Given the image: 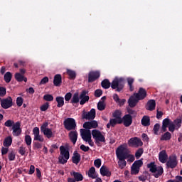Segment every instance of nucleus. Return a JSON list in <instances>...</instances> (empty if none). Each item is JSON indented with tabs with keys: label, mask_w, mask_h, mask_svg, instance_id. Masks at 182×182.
<instances>
[{
	"label": "nucleus",
	"mask_w": 182,
	"mask_h": 182,
	"mask_svg": "<svg viewBox=\"0 0 182 182\" xmlns=\"http://www.w3.org/2000/svg\"><path fill=\"white\" fill-rule=\"evenodd\" d=\"M124 151V146L123 145H120L116 150V156L118 161V166L121 170H123L126 166H127V162L126 159H127V156L123 154Z\"/></svg>",
	"instance_id": "nucleus-1"
},
{
	"label": "nucleus",
	"mask_w": 182,
	"mask_h": 182,
	"mask_svg": "<svg viewBox=\"0 0 182 182\" xmlns=\"http://www.w3.org/2000/svg\"><path fill=\"white\" fill-rule=\"evenodd\" d=\"M111 87L113 90H116V92H120L124 88V78L115 77L111 83Z\"/></svg>",
	"instance_id": "nucleus-2"
},
{
	"label": "nucleus",
	"mask_w": 182,
	"mask_h": 182,
	"mask_svg": "<svg viewBox=\"0 0 182 182\" xmlns=\"http://www.w3.org/2000/svg\"><path fill=\"white\" fill-rule=\"evenodd\" d=\"M60 155L58 157V161L60 164H65L68 163V160H69L70 157V154H69V150L66 149V148L63 146L60 147Z\"/></svg>",
	"instance_id": "nucleus-3"
},
{
	"label": "nucleus",
	"mask_w": 182,
	"mask_h": 182,
	"mask_svg": "<svg viewBox=\"0 0 182 182\" xmlns=\"http://www.w3.org/2000/svg\"><path fill=\"white\" fill-rule=\"evenodd\" d=\"M80 136L84 141H87L88 144L92 147L94 143L92 141V132L90 130L80 129Z\"/></svg>",
	"instance_id": "nucleus-4"
},
{
	"label": "nucleus",
	"mask_w": 182,
	"mask_h": 182,
	"mask_svg": "<svg viewBox=\"0 0 182 182\" xmlns=\"http://www.w3.org/2000/svg\"><path fill=\"white\" fill-rule=\"evenodd\" d=\"M143 166V161L141 159L135 161L131 166L132 176H137L140 173V168Z\"/></svg>",
	"instance_id": "nucleus-5"
},
{
	"label": "nucleus",
	"mask_w": 182,
	"mask_h": 182,
	"mask_svg": "<svg viewBox=\"0 0 182 182\" xmlns=\"http://www.w3.org/2000/svg\"><path fill=\"white\" fill-rule=\"evenodd\" d=\"M178 164L177 155L173 154L169 156V159L166 162V167L167 168H176Z\"/></svg>",
	"instance_id": "nucleus-6"
},
{
	"label": "nucleus",
	"mask_w": 182,
	"mask_h": 182,
	"mask_svg": "<svg viewBox=\"0 0 182 182\" xmlns=\"http://www.w3.org/2000/svg\"><path fill=\"white\" fill-rule=\"evenodd\" d=\"M64 127L66 130H75L76 129V121L73 118L65 119Z\"/></svg>",
	"instance_id": "nucleus-7"
},
{
	"label": "nucleus",
	"mask_w": 182,
	"mask_h": 182,
	"mask_svg": "<svg viewBox=\"0 0 182 182\" xmlns=\"http://www.w3.org/2000/svg\"><path fill=\"white\" fill-rule=\"evenodd\" d=\"M96 117V109H91L90 112H87L83 110L82 113V119L85 120H93Z\"/></svg>",
	"instance_id": "nucleus-8"
},
{
	"label": "nucleus",
	"mask_w": 182,
	"mask_h": 182,
	"mask_svg": "<svg viewBox=\"0 0 182 182\" xmlns=\"http://www.w3.org/2000/svg\"><path fill=\"white\" fill-rule=\"evenodd\" d=\"M92 136L95 141H101V143H106V138L102 132L97 129H94L92 131Z\"/></svg>",
	"instance_id": "nucleus-9"
},
{
	"label": "nucleus",
	"mask_w": 182,
	"mask_h": 182,
	"mask_svg": "<svg viewBox=\"0 0 182 182\" xmlns=\"http://www.w3.org/2000/svg\"><path fill=\"white\" fill-rule=\"evenodd\" d=\"M128 145L129 147H141L143 146V141L139 137H132L128 141Z\"/></svg>",
	"instance_id": "nucleus-10"
},
{
	"label": "nucleus",
	"mask_w": 182,
	"mask_h": 182,
	"mask_svg": "<svg viewBox=\"0 0 182 182\" xmlns=\"http://www.w3.org/2000/svg\"><path fill=\"white\" fill-rule=\"evenodd\" d=\"M99 77H100V71L99 70L90 71L88 73L87 82L88 83H93V82H96V80H97Z\"/></svg>",
	"instance_id": "nucleus-11"
},
{
	"label": "nucleus",
	"mask_w": 182,
	"mask_h": 182,
	"mask_svg": "<svg viewBox=\"0 0 182 182\" xmlns=\"http://www.w3.org/2000/svg\"><path fill=\"white\" fill-rule=\"evenodd\" d=\"M11 130H13L12 134L14 137H18V136H21V134H22V128H21V122H16L13 125Z\"/></svg>",
	"instance_id": "nucleus-12"
},
{
	"label": "nucleus",
	"mask_w": 182,
	"mask_h": 182,
	"mask_svg": "<svg viewBox=\"0 0 182 182\" xmlns=\"http://www.w3.org/2000/svg\"><path fill=\"white\" fill-rule=\"evenodd\" d=\"M134 96L138 99V100H144L147 97V91L143 87H140L138 92L134 93Z\"/></svg>",
	"instance_id": "nucleus-13"
},
{
	"label": "nucleus",
	"mask_w": 182,
	"mask_h": 182,
	"mask_svg": "<svg viewBox=\"0 0 182 182\" xmlns=\"http://www.w3.org/2000/svg\"><path fill=\"white\" fill-rule=\"evenodd\" d=\"M33 134L34 135V141H41V143H43L45 141L43 136H41L40 134L39 127H36L33 128Z\"/></svg>",
	"instance_id": "nucleus-14"
},
{
	"label": "nucleus",
	"mask_w": 182,
	"mask_h": 182,
	"mask_svg": "<svg viewBox=\"0 0 182 182\" xmlns=\"http://www.w3.org/2000/svg\"><path fill=\"white\" fill-rule=\"evenodd\" d=\"M12 105H13L12 97H11L3 99L1 100V106L3 109H9V107H12Z\"/></svg>",
	"instance_id": "nucleus-15"
},
{
	"label": "nucleus",
	"mask_w": 182,
	"mask_h": 182,
	"mask_svg": "<svg viewBox=\"0 0 182 182\" xmlns=\"http://www.w3.org/2000/svg\"><path fill=\"white\" fill-rule=\"evenodd\" d=\"M99 126L97 121L86 122L83 124L82 127L85 130H90V129H96Z\"/></svg>",
	"instance_id": "nucleus-16"
},
{
	"label": "nucleus",
	"mask_w": 182,
	"mask_h": 182,
	"mask_svg": "<svg viewBox=\"0 0 182 182\" xmlns=\"http://www.w3.org/2000/svg\"><path fill=\"white\" fill-rule=\"evenodd\" d=\"M122 123L125 127H129V126H132V123H133V117L130 114H125L122 117Z\"/></svg>",
	"instance_id": "nucleus-17"
},
{
	"label": "nucleus",
	"mask_w": 182,
	"mask_h": 182,
	"mask_svg": "<svg viewBox=\"0 0 182 182\" xmlns=\"http://www.w3.org/2000/svg\"><path fill=\"white\" fill-rule=\"evenodd\" d=\"M139 101L140 100L136 97V95H134V94L128 100V104L129 107H136V106H137V103H139Z\"/></svg>",
	"instance_id": "nucleus-18"
},
{
	"label": "nucleus",
	"mask_w": 182,
	"mask_h": 182,
	"mask_svg": "<svg viewBox=\"0 0 182 182\" xmlns=\"http://www.w3.org/2000/svg\"><path fill=\"white\" fill-rule=\"evenodd\" d=\"M171 119L169 118H165L162 121V127H161V132L162 133H166L167 132V127L170 126V124L172 122Z\"/></svg>",
	"instance_id": "nucleus-19"
},
{
	"label": "nucleus",
	"mask_w": 182,
	"mask_h": 182,
	"mask_svg": "<svg viewBox=\"0 0 182 182\" xmlns=\"http://www.w3.org/2000/svg\"><path fill=\"white\" fill-rule=\"evenodd\" d=\"M87 95V92L86 90L82 91L81 94L80 95V99L81 100L80 101V105H83L86 102H89V96L86 95Z\"/></svg>",
	"instance_id": "nucleus-20"
},
{
	"label": "nucleus",
	"mask_w": 182,
	"mask_h": 182,
	"mask_svg": "<svg viewBox=\"0 0 182 182\" xmlns=\"http://www.w3.org/2000/svg\"><path fill=\"white\" fill-rule=\"evenodd\" d=\"M167 159H168V155H167L166 150L161 151L159 154V161L164 164L166 161H167Z\"/></svg>",
	"instance_id": "nucleus-21"
},
{
	"label": "nucleus",
	"mask_w": 182,
	"mask_h": 182,
	"mask_svg": "<svg viewBox=\"0 0 182 182\" xmlns=\"http://www.w3.org/2000/svg\"><path fill=\"white\" fill-rule=\"evenodd\" d=\"M100 174L103 177H110L112 176V172L107 168V167L102 166L100 169Z\"/></svg>",
	"instance_id": "nucleus-22"
},
{
	"label": "nucleus",
	"mask_w": 182,
	"mask_h": 182,
	"mask_svg": "<svg viewBox=\"0 0 182 182\" xmlns=\"http://www.w3.org/2000/svg\"><path fill=\"white\" fill-rule=\"evenodd\" d=\"M81 159L82 158L80 156V154H79L77 151H75L72 156V162L74 164H79V163H80Z\"/></svg>",
	"instance_id": "nucleus-23"
},
{
	"label": "nucleus",
	"mask_w": 182,
	"mask_h": 182,
	"mask_svg": "<svg viewBox=\"0 0 182 182\" xmlns=\"http://www.w3.org/2000/svg\"><path fill=\"white\" fill-rule=\"evenodd\" d=\"M68 136L70 141H72L73 144H76V141H77V136H78L77 132L71 131L70 132Z\"/></svg>",
	"instance_id": "nucleus-24"
},
{
	"label": "nucleus",
	"mask_w": 182,
	"mask_h": 182,
	"mask_svg": "<svg viewBox=\"0 0 182 182\" xmlns=\"http://www.w3.org/2000/svg\"><path fill=\"white\" fill-rule=\"evenodd\" d=\"M70 176H72V177H74V180L75 181V182L83 181V175H82V173L79 172H76V171L70 172Z\"/></svg>",
	"instance_id": "nucleus-25"
},
{
	"label": "nucleus",
	"mask_w": 182,
	"mask_h": 182,
	"mask_svg": "<svg viewBox=\"0 0 182 182\" xmlns=\"http://www.w3.org/2000/svg\"><path fill=\"white\" fill-rule=\"evenodd\" d=\"M146 110H149L150 112H153L156 109V100H150L147 102L146 105Z\"/></svg>",
	"instance_id": "nucleus-26"
},
{
	"label": "nucleus",
	"mask_w": 182,
	"mask_h": 182,
	"mask_svg": "<svg viewBox=\"0 0 182 182\" xmlns=\"http://www.w3.org/2000/svg\"><path fill=\"white\" fill-rule=\"evenodd\" d=\"M53 85L57 87H59L62 85V75L60 74H57L54 76Z\"/></svg>",
	"instance_id": "nucleus-27"
},
{
	"label": "nucleus",
	"mask_w": 182,
	"mask_h": 182,
	"mask_svg": "<svg viewBox=\"0 0 182 182\" xmlns=\"http://www.w3.org/2000/svg\"><path fill=\"white\" fill-rule=\"evenodd\" d=\"M87 176L90 178H97V173H96V168L94 166H92L87 171Z\"/></svg>",
	"instance_id": "nucleus-28"
},
{
	"label": "nucleus",
	"mask_w": 182,
	"mask_h": 182,
	"mask_svg": "<svg viewBox=\"0 0 182 182\" xmlns=\"http://www.w3.org/2000/svg\"><path fill=\"white\" fill-rule=\"evenodd\" d=\"M164 173V169L163 168V166H157L156 172H154L153 176L155 177V178H159V177H161V176H163V173Z\"/></svg>",
	"instance_id": "nucleus-29"
},
{
	"label": "nucleus",
	"mask_w": 182,
	"mask_h": 182,
	"mask_svg": "<svg viewBox=\"0 0 182 182\" xmlns=\"http://www.w3.org/2000/svg\"><path fill=\"white\" fill-rule=\"evenodd\" d=\"M112 117L118 120L119 123H123V119H122V112L120 110H115L112 114Z\"/></svg>",
	"instance_id": "nucleus-30"
},
{
	"label": "nucleus",
	"mask_w": 182,
	"mask_h": 182,
	"mask_svg": "<svg viewBox=\"0 0 182 182\" xmlns=\"http://www.w3.org/2000/svg\"><path fill=\"white\" fill-rule=\"evenodd\" d=\"M141 124L144 127H149L150 126V117L144 115L141 120Z\"/></svg>",
	"instance_id": "nucleus-31"
},
{
	"label": "nucleus",
	"mask_w": 182,
	"mask_h": 182,
	"mask_svg": "<svg viewBox=\"0 0 182 182\" xmlns=\"http://www.w3.org/2000/svg\"><path fill=\"white\" fill-rule=\"evenodd\" d=\"M57 102V107H63L65 106V98L63 97L58 96L55 97Z\"/></svg>",
	"instance_id": "nucleus-32"
},
{
	"label": "nucleus",
	"mask_w": 182,
	"mask_h": 182,
	"mask_svg": "<svg viewBox=\"0 0 182 182\" xmlns=\"http://www.w3.org/2000/svg\"><path fill=\"white\" fill-rule=\"evenodd\" d=\"M160 140L161 141H168V140H171V133L165 132V133L161 135Z\"/></svg>",
	"instance_id": "nucleus-33"
},
{
	"label": "nucleus",
	"mask_w": 182,
	"mask_h": 182,
	"mask_svg": "<svg viewBox=\"0 0 182 182\" xmlns=\"http://www.w3.org/2000/svg\"><path fill=\"white\" fill-rule=\"evenodd\" d=\"M80 96H79V93L78 92H75L73 95V97H72V99L70 100V103L72 105H77V103H79V102H80Z\"/></svg>",
	"instance_id": "nucleus-34"
},
{
	"label": "nucleus",
	"mask_w": 182,
	"mask_h": 182,
	"mask_svg": "<svg viewBox=\"0 0 182 182\" xmlns=\"http://www.w3.org/2000/svg\"><path fill=\"white\" fill-rule=\"evenodd\" d=\"M116 124H122V123L119 122V119H116V118L114 119H109V123L107 124V128L110 129V127H114Z\"/></svg>",
	"instance_id": "nucleus-35"
},
{
	"label": "nucleus",
	"mask_w": 182,
	"mask_h": 182,
	"mask_svg": "<svg viewBox=\"0 0 182 182\" xmlns=\"http://www.w3.org/2000/svg\"><path fill=\"white\" fill-rule=\"evenodd\" d=\"M3 145L4 147H10L12 145V136H6L4 140Z\"/></svg>",
	"instance_id": "nucleus-36"
},
{
	"label": "nucleus",
	"mask_w": 182,
	"mask_h": 182,
	"mask_svg": "<svg viewBox=\"0 0 182 182\" xmlns=\"http://www.w3.org/2000/svg\"><path fill=\"white\" fill-rule=\"evenodd\" d=\"M42 133H43L44 136H46L47 139H51V137H54L53 132H52L51 129L48 128L47 129L42 131Z\"/></svg>",
	"instance_id": "nucleus-37"
},
{
	"label": "nucleus",
	"mask_w": 182,
	"mask_h": 182,
	"mask_svg": "<svg viewBox=\"0 0 182 182\" xmlns=\"http://www.w3.org/2000/svg\"><path fill=\"white\" fill-rule=\"evenodd\" d=\"M147 168H149L151 173H156V170H157V165H156L154 162H151L147 164Z\"/></svg>",
	"instance_id": "nucleus-38"
},
{
	"label": "nucleus",
	"mask_w": 182,
	"mask_h": 182,
	"mask_svg": "<svg viewBox=\"0 0 182 182\" xmlns=\"http://www.w3.org/2000/svg\"><path fill=\"white\" fill-rule=\"evenodd\" d=\"M4 79L6 83H9L12 80V73L11 72H6L4 75Z\"/></svg>",
	"instance_id": "nucleus-39"
},
{
	"label": "nucleus",
	"mask_w": 182,
	"mask_h": 182,
	"mask_svg": "<svg viewBox=\"0 0 182 182\" xmlns=\"http://www.w3.org/2000/svg\"><path fill=\"white\" fill-rule=\"evenodd\" d=\"M67 75H69V79H71L72 80L76 79V72H75V70L67 69Z\"/></svg>",
	"instance_id": "nucleus-40"
},
{
	"label": "nucleus",
	"mask_w": 182,
	"mask_h": 182,
	"mask_svg": "<svg viewBox=\"0 0 182 182\" xmlns=\"http://www.w3.org/2000/svg\"><path fill=\"white\" fill-rule=\"evenodd\" d=\"M110 81H109L108 79H105L101 82V86L103 89H109V87H110Z\"/></svg>",
	"instance_id": "nucleus-41"
},
{
	"label": "nucleus",
	"mask_w": 182,
	"mask_h": 182,
	"mask_svg": "<svg viewBox=\"0 0 182 182\" xmlns=\"http://www.w3.org/2000/svg\"><path fill=\"white\" fill-rule=\"evenodd\" d=\"M182 119L177 118L173 121V124L176 127V130H178L181 127Z\"/></svg>",
	"instance_id": "nucleus-42"
},
{
	"label": "nucleus",
	"mask_w": 182,
	"mask_h": 182,
	"mask_svg": "<svg viewBox=\"0 0 182 182\" xmlns=\"http://www.w3.org/2000/svg\"><path fill=\"white\" fill-rule=\"evenodd\" d=\"M8 159L9 161H14L15 159H16V155L15 151H11L8 153Z\"/></svg>",
	"instance_id": "nucleus-43"
},
{
	"label": "nucleus",
	"mask_w": 182,
	"mask_h": 182,
	"mask_svg": "<svg viewBox=\"0 0 182 182\" xmlns=\"http://www.w3.org/2000/svg\"><path fill=\"white\" fill-rule=\"evenodd\" d=\"M97 109L100 112H103V110H105V109H106V104H105V102L103 101H100L97 103Z\"/></svg>",
	"instance_id": "nucleus-44"
},
{
	"label": "nucleus",
	"mask_w": 182,
	"mask_h": 182,
	"mask_svg": "<svg viewBox=\"0 0 182 182\" xmlns=\"http://www.w3.org/2000/svg\"><path fill=\"white\" fill-rule=\"evenodd\" d=\"M123 154L127 156V159H128V161H130V163H133V161H134V156L132 154H128V153L125 152L124 151H123Z\"/></svg>",
	"instance_id": "nucleus-45"
},
{
	"label": "nucleus",
	"mask_w": 182,
	"mask_h": 182,
	"mask_svg": "<svg viewBox=\"0 0 182 182\" xmlns=\"http://www.w3.org/2000/svg\"><path fill=\"white\" fill-rule=\"evenodd\" d=\"M159 130H160V124L159 123L155 124L153 128L154 134H156V136L159 135Z\"/></svg>",
	"instance_id": "nucleus-46"
},
{
	"label": "nucleus",
	"mask_w": 182,
	"mask_h": 182,
	"mask_svg": "<svg viewBox=\"0 0 182 182\" xmlns=\"http://www.w3.org/2000/svg\"><path fill=\"white\" fill-rule=\"evenodd\" d=\"M43 100L46 102H53V95L50 94H47L43 96Z\"/></svg>",
	"instance_id": "nucleus-47"
},
{
	"label": "nucleus",
	"mask_w": 182,
	"mask_h": 182,
	"mask_svg": "<svg viewBox=\"0 0 182 182\" xmlns=\"http://www.w3.org/2000/svg\"><path fill=\"white\" fill-rule=\"evenodd\" d=\"M25 143L27 146H31L32 144V138L31 135H26L25 136Z\"/></svg>",
	"instance_id": "nucleus-48"
},
{
	"label": "nucleus",
	"mask_w": 182,
	"mask_h": 182,
	"mask_svg": "<svg viewBox=\"0 0 182 182\" xmlns=\"http://www.w3.org/2000/svg\"><path fill=\"white\" fill-rule=\"evenodd\" d=\"M14 124H15V122L11 119H9L4 122L6 127H14Z\"/></svg>",
	"instance_id": "nucleus-49"
},
{
	"label": "nucleus",
	"mask_w": 182,
	"mask_h": 182,
	"mask_svg": "<svg viewBox=\"0 0 182 182\" xmlns=\"http://www.w3.org/2000/svg\"><path fill=\"white\" fill-rule=\"evenodd\" d=\"M18 153L21 154V156H25V154H26V147L23 146V145H21L19 147Z\"/></svg>",
	"instance_id": "nucleus-50"
},
{
	"label": "nucleus",
	"mask_w": 182,
	"mask_h": 182,
	"mask_svg": "<svg viewBox=\"0 0 182 182\" xmlns=\"http://www.w3.org/2000/svg\"><path fill=\"white\" fill-rule=\"evenodd\" d=\"M15 79L17 82H23V75L19 73L15 74Z\"/></svg>",
	"instance_id": "nucleus-51"
},
{
	"label": "nucleus",
	"mask_w": 182,
	"mask_h": 182,
	"mask_svg": "<svg viewBox=\"0 0 182 182\" xmlns=\"http://www.w3.org/2000/svg\"><path fill=\"white\" fill-rule=\"evenodd\" d=\"M127 114H129L130 116H134V117H136V116L137 115V112H136V111L134 109H132V108H127Z\"/></svg>",
	"instance_id": "nucleus-52"
},
{
	"label": "nucleus",
	"mask_w": 182,
	"mask_h": 182,
	"mask_svg": "<svg viewBox=\"0 0 182 182\" xmlns=\"http://www.w3.org/2000/svg\"><path fill=\"white\" fill-rule=\"evenodd\" d=\"M49 109V102H46L43 105L41 106L40 110L41 112H46Z\"/></svg>",
	"instance_id": "nucleus-53"
},
{
	"label": "nucleus",
	"mask_w": 182,
	"mask_h": 182,
	"mask_svg": "<svg viewBox=\"0 0 182 182\" xmlns=\"http://www.w3.org/2000/svg\"><path fill=\"white\" fill-rule=\"evenodd\" d=\"M168 130L171 132L173 133L174 130H177V127H176V124L172 122L170 123Z\"/></svg>",
	"instance_id": "nucleus-54"
},
{
	"label": "nucleus",
	"mask_w": 182,
	"mask_h": 182,
	"mask_svg": "<svg viewBox=\"0 0 182 182\" xmlns=\"http://www.w3.org/2000/svg\"><path fill=\"white\" fill-rule=\"evenodd\" d=\"M94 166L97 168H100V167L102 166V159H97L94 161Z\"/></svg>",
	"instance_id": "nucleus-55"
},
{
	"label": "nucleus",
	"mask_w": 182,
	"mask_h": 182,
	"mask_svg": "<svg viewBox=\"0 0 182 182\" xmlns=\"http://www.w3.org/2000/svg\"><path fill=\"white\" fill-rule=\"evenodd\" d=\"M33 147L34 150H38L39 149H42V144L38 142V141H34L33 143Z\"/></svg>",
	"instance_id": "nucleus-56"
},
{
	"label": "nucleus",
	"mask_w": 182,
	"mask_h": 182,
	"mask_svg": "<svg viewBox=\"0 0 182 182\" xmlns=\"http://www.w3.org/2000/svg\"><path fill=\"white\" fill-rule=\"evenodd\" d=\"M16 105L18 107H21L23 105V98L22 97H18L16 99Z\"/></svg>",
	"instance_id": "nucleus-57"
},
{
	"label": "nucleus",
	"mask_w": 182,
	"mask_h": 182,
	"mask_svg": "<svg viewBox=\"0 0 182 182\" xmlns=\"http://www.w3.org/2000/svg\"><path fill=\"white\" fill-rule=\"evenodd\" d=\"M143 149L139 148L135 153V156L136 159H140V157H141V154H143Z\"/></svg>",
	"instance_id": "nucleus-58"
},
{
	"label": "nucleus",
	"mask_w": 182,
	"mask_h": 182,
	"mask_svg": "<svg viewBox=\"0 0 182 182\" xmlns=\"http://www.w3.org/2000/svg\"><path fill=\"white\" fill-rule=\"evenodd\" d=\"M72 99V93L71 92H68L65 95V103H69V100Z\"/></svg>",
	"instance_id": "nucleus-59"
},
{
	"label": "nucleus",
	"mask_w": 182,
	"mask_h": 182,
	"mask_svg": "<svg viewBox=\"0 0 182 182\" xmlns=\"http://www.w3.org/2000/svg\"><path fill=\"white\" fill-rule=\"evenodd\" d=\"M6 95V88L0 87V97H4Z\"/></svg>",
	"instance_id": "nucleus-60"
},
{
	"label": "nucleus",
	"mask_w": 182,
	"mask_h": 182,
	"mask_svg": "<svg viewBox=\"0 0 182 182\" xmlns=\"http://www.w3.org/2000/svg\"><path fill=\"white\" fill-rule=\"evenodd\" d=\"M102 95H103V91L102 90L98 89L95 91V97H100V96H102Z\"/></svg>",
	"instance_id": "nucleus-61"
},
{
	"label": "nucleus",
	"mask_w": 182,
	"mask_h": 182,
	"mask_svg": "<svg viewBox=\"0 0 182 182\" xmlns=\"http://www.w3.org/2000/svg\"><path fill=\"white\" fill-rule=\"evenodd\" d=\"M80 150L85 152H87L88 151L90 150V148L89 146H86L85 144H82L80 146Z\"/></svg>",
	"instance_id": "nucleus-62"
},
{
	"label": "nucleus",
	"mask_w": 182,
	"mask_h": 182,
	"mask_svg": "<svg viewBox=\"0 0 182 182\" xmlns=\"http://www.w3.org/2000/svg\"><path fill=\"white\" fill-rule=\"evenodd\" d=\"M9 149L6 146L1 148V156H5V154H8V151Z\"/></svg>",
	"instance_id": "nucleus-63"
},
{
	"label": "nucleus",
	"mask_w": 182,
	"mask_h": 182,
	"mask_svg": "<svg viewBox=\"0 0 182 182\" xmlns=\"http://www.w3.org/2000/svg\"><path fill=\"white\" fill-rule=\"evenodd\" d=\"M48 126H49V124L48 122H44L41 127V132H43V130L48 129Z\"/></svg>",
	"instance_id": "nucleus-64"
}]
</instances>
